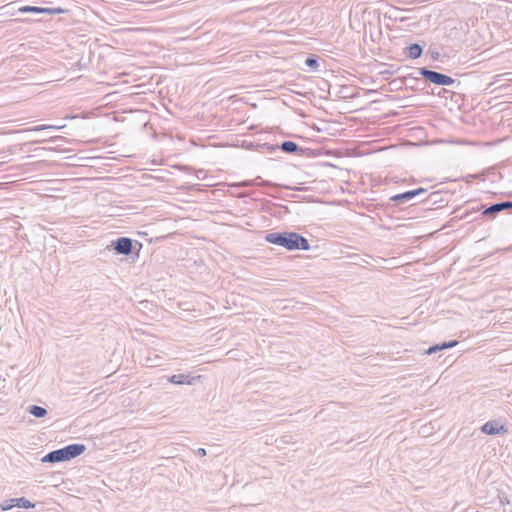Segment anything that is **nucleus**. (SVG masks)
I'll return each instance as SVG.
<instances>
[{
  "label": "nucleus",
  "mask_w": 512,
  "mask_h": 512,
  "mask_svg": "<svg viewBox=\"0 0 512 512\" xmlns=\"http://www.w3.org/2000/svg\"><path fill=\"white\" fill-rule=\"evenodd\" d=\"M268 243L281 246L287 250H309L310 244L308 240L296 232H271L265 235Z\"/></svg>",
  "instance_id": "obj_1"
},
{
  "label": "nucleus",
  "mask_w": 512,
  "mask_h": 512,
  "mask_svg": "<svg viewBox=\"0 0 512 512\" xmlns=\"http://www.w3.org/2000/svg\"><path fill=\"white\" fill-rule=\"evenodd\" d=\"M418 73L428 82L439 86L453 85L456 80L440 72L430 70L426 67L418 68Z\"/></svg>",
  "instance_id": "obj_2"
},
{
  "label": "nucleus",
  "mask_w": 512,
  "mask_h": 512,
  "mask_svg": "<svg viewBox=\"0 0 512 512\" xmlns=\"http://www.w3.org/2000/svg\"><path fill=\"white\" fill-rule=\"evenodd\" d=\"M133 240L129 237H119L111 241L108 250H114L116 254L128 256L133 252Z\"/></svg>",
  "instance_id": "obj_3"
},
{
  "label": "nucleus",
  "mask_w": 512,
  "mask_h": 512,
  "mask_svg": "<svg viewBox=\"0 0 512 512\" xmlns=\"http://www.w3.org/2000/svg\"><path fill=\"white\" fill-rule=\"evenodd\" d=\"M427 194V189L419 187L414 190H408L403 193H399L390 197V200L395 203V205H402L413 201L417 197H421Z\"/></svg>",
  "instance_id": "obj_4"
},
{
  "label": "nucleus",
  "mask_w": 512,
  "mask_h": 512,
  "mask_svg": "<svg viewBox=\"0 0 512 512\" xmlns=\"http://www.w3.org/2000/svg\"><path fill=\"white\" fill-rule=\"evenodd\" d=\"M504 210H512V201H503L491 204L490 206L484 208L481 216L494 219L500 212Z\"/></svg>",
  "instance_id": "obj_5"
},
{
  "label": "nucleus",
  "mask_w": 512,
  "mask_h": 512,
  "mask_svg": "<svg viewBox=\"0 0 512 512\" xmlns=\"http://www.w3.org/2000/svg\"><path fill=\"white\" fill-rule=\"evenodd\" d=\"M481 432L487 435H497L507 433L508 429L499 420H490L481 427Z\"/></svg>",
  "instance_id": "obj_6"
},
{
  "label": "nucleus",
  "mask_w": 512,
  "mask_h": 512,
  "mask_svg": "<svg viewBox=\"0 0 512 512\" xmlns=\"http://www.w3.org/2000/svg\"><path fill=\"white\" fill-rule=\"evenodd\" d=\"M62 449L67 461H69L81 455L86 450V447L84 444L74 443L63 447Z\"/></svg>",
  "instance_id": "obj_7"
},
{
  "label": "nucleus",
  "mask_w": 512,
  "mask_h": 512,
  "mask_svg": "<svg viewBox=\"0 0 512 512\" xmlns=\"http://www.w3.org/2000/svg\"><path fill=\"white\" fill-rule=\"evenodd\" d=\"M44 463H59L67 461L62 448L47 453L42 459Z\"/></svg>",
  "instance_id": "obj_8"
},
{
  "label": "nucleus",
  "mask_w": 512,
  "mask_h": 512,
  "mask_svg": "<svg viewBox=\"0 0 512 512\" xmlns=\"http://www.w3.org/2000/svg\"><path fill=\"white\" fill-rule=\"evenodd\" d=\"M162 356L147 350L145 357L141 360L142 364L147 367H157L160 366L162 363Z\"/></svg>",
  "instance_id": "obj_9"
},
{
  "label": "nucleus",
  "mask_w": 512,
  "mask_h": 512,
  "mask_svg": "<svg viewBox=\"0 0 512 512\" xmlns=\"http://www.w3.org/2000/svg\"><path fill=\"white\" fill-rule=\"evenodd\" d=\"M457 344H458L457 340H452V341H448V342H443L441 344H436V345L430 346L427 350H425L424 354L431 355L433 353L445 350L447 348L455 347Z\"/></svg>",
  "instance_id": "obj_10"
},
{
  "label": "nucleus",
  "mask_w": 512,
  "mask_h": 512,
  "mask_svg": "<svg viewBox=\"0 0 512 512\" xmlns=\"http://www.w3.org/2000/svg\"><path fill=\"white\" fill-rule=\"evenodd\" d=\"M196 378L192 377L189 379L188 375L185 374H174L169 377L168 381L172 384L182 385V384H193Z\"/></svg>",
  "instance_id": "obj_11"
},
{
  "label": "nucleus",
  "mask_w": 512,
  "mask_h": 512,
  "mask_svg": "<svg viewBox=\"0 0 512 512\" xmlns=\"http://www.w3.org/2000/svg\"><path fill=\"white\" fill-rule=\"evenodd\" d=\"M407 55L411 59H418L423 53V48L418 43L410 44L407 48Z\"/></svg>",
  "instance_id": "obj_12"
},
{
  "label": "nucleus",
  "mask_w": 512,
  "mask_h": 512,
  "mask_svg": "<svg viewBox=\"0 0 512 512\" xmlns=\"http://www.w3.org/2000/svg\"><path fill=\"white\" fill-rule=\"evenodd\" d=\"M280 149L283 152L288 153V154H295L298 151L302 150V148L297 143H295L293 141L282 142V144L280 145Z\"/></svg>",
  "instance_id": "obj_13"
},
{
  "label": "nucleus",
  "mask_w": 512,
  "mask_h": 512,
  "mask_svg": "<svg viewBox=\"0 0 512 512\" xmlns=\"http://www.w3.org/2000/svg\"><path fill=\"white\" fill-rule=\"evenodd\" d=\"M27 411L37 418H42L47 415V410L44 407L38 405H31L28 407Z\"/></svg>",
  "instance_id": "obj_14"
},
{
  "label": "nucleus",
  "mask_w": 512,
  "mask_h": 512,
  "mask_svg": "<svg viewBox=\"0 0 512 512\" xmlns=\"http://www.w3.org/2000/svg\"><path fill=\"white\" fill-rule=\"evenodd\" d=\"M45 8L44 7H37V6H23L19 9L20 13H35V14H44Z\"/></svg>",
  "instance_id": "obj_15"
},
{
  "label": "nucleus",
  "mask_w": 512,
  "mask_h": 512,
  "mask_svg": "<svg viewBox=\"0 0 512 512\" xmlns=\"http://www.w3.org/2000/svg\"><path fill=\"white\" fill-rule=\"evenodd\" d=\"M16 506L20 507V508L28 509V508H33L35 506V504L30 502L26 498L21 497V498H16Z\"/></svg>",
  "instance_id": "obj_16"
},
{
  "label": "nucleus",
  "mask_w": 512,
  "mask_h": 512,
  "mask_svg": "<svg viewBox=\"0 0 512 512\" xmlns=\"http://www.w3.org/2000/svg\"><path fill=\"white\" fill-rule=\"evenodd\" d=\"M13 507H16V498L7 499L0 505L2 511L11 510Z\"/></svg>",
  "instance_id": "obj_17"
},
{
  "label": "nucleus",
  "mask_w": 512,
  "mask_h": 512,
  "mask_svg": "<svg viewBox=\"0 0 512 512\" xmlns=\"http://www.w3.org/2000/svg\"><path fill=\"white\" fill-rule=\"evenodd\" d=\"M305 64H306V66H308L309 68H312V69L318 68V66H319L318 57L315 55H311V56L307 57L305 60Z\"/></svg>",
  "instance_id": "obj_18"
},
{
  "label": "nucleus",
  "mask_w": 512,
  "mask_h": 512,
  "mask_svg": "<svg viewBox=\"0 0 512 512\" xmlns=\"http://www.w3.org/2000/svg\"><path fill=\"white\" fill-rule=\"evenodd\" d=\"M64 10L62 8H45L44 14L56 15L63 13Z\"/></svg>",
  "instance_id": "obj_19"
},
{
  "label": "nucleus",
  "mask_w": 512,
  "mask_h": 512,
  "mask_svg": "<svg viewBox=\"0 0 512 512\" xmlns=\"http://www.w3.org/2000/svg\"><path fill=\"white\" fill-rule=\"evenodd\" d=\"M59 128H60L59 126L43 124V125H38V126L32 128V130L33 131H40V130H45V129H59Z\"/></svg>",
  "instance_id": "obj_20"
},
{
  "label": "nucleus",
  "mask_w": 512,
  "mask_h": 512,
  "mask_svg": "<svg viewBox=\"0 0 512 512\" xmlns=\"http://www.w3.org/2000/svg\"><path fill=\"white\" fill-rule=\"evenodd\" d=\"M484 208H486V207H485V206H483V205H478L477 207H473V208L471 209V211H467V212L462 216V218H464V219H468L472 212H477V211H479L480 209H483V210H484Z\"/></svg>",
  "instance_id": "obj_21"
},
{
  "label": "nucleus",
  "mask_w": 512,
  "mask_h": 512,
  "mask_svg": "<svg viewBox=\"0 0 512 512\" xmlns=\"http://www.w3.org/2000/svg\"><path fill=\"white\" fill-rule=\"evenodd\" d=\"M195 455L198 456V457H204L207 455V452L204 448H198L196 451H195Z\"/></svg>",
  "instance_id": "obj_22"
},
{
  "label": "nucleus",
  "mask_w": 512,
  "mask_h": 512,
  "mask_svg": "<svg viewBox=\"0 0 512 512\" xmlns=\"http://www.w3.org/2000/svg\"><path fill=\"white\" fill-rule=\"evenodd\" d=\"M438 195H439L438 192H433V193L429 194L427 197L423 198L421 201L426 200V199H430V200H432L435 203L436 202L435 197L438 196Z\"/></svg>",
  "instance_id": "obj_23"
},
{
  "label": "nucleus",
  "mask_w": 512,
  "mask_h": 512,
  "mask_svg": "<svg viewBox=\"0 0 512 512\" xmlns=\"http://www.w3.org/2000/svg\"><path fill=\"white\" fill-rule=\"evenodd\" d=\"M251 185H253V181H243L237 184L238 187H249Z\"/></svg>",
  "instance_id": "obj_24"
},
{
  "label": "nucleus",
  "mask_w": 512,
  "mask_h": 512,
  "mask_svg": "<svg viewBox=\"0 0 512 512\" xmlns=\"http://www.w3.org/2000/svg\"><path fill=\"white\" fill-rule=\"evenodd\" d=\"M431 57L433 60H438L439 57H440V53L438 51H432L431 52Z\"/></svg>",
  "instance_id": "obj_25"
},
{
  "label": "nucleus",
  "mask_w": 512,
  "mask_h": 512,
  "mask_svg": "<svg viewBox=\"0 0 512 512\" xmlns=\"http://www.w3.org/2000/svg\"><path fill=\"white\" fill-rule=\"evenodd\" d=\"M511 512H512V510H511Z\"/></svg>",
  "instance_id": "obj_26"
}]
</instances>
